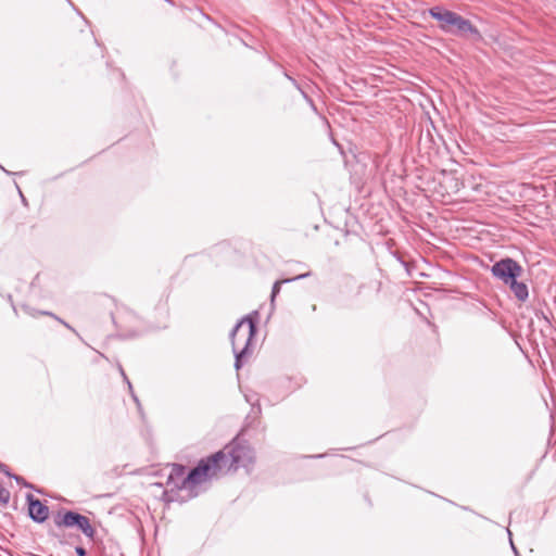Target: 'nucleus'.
Segmentation results:
<instances>
[{
  "instance_id": "obj_1",
  "label": "nucleus",
  "mask_w": 556,
  "mask_h": 556,
  "mask_svg": "<svg viewBox=\"0 0 556 556\" xmlns=\"http://www.w3.org/2000/svg\"><path fill=\"white\" fill-rule=\"evenodd\" d=\"M254 453L252 448L239 440H233L227 444L222 451L216 452L206 458L211 467L212 477H216L219 472L231 469L237 470L240 467H248L253 463Z\"/></svg>"
},
{
  "instance_id": "obj_2",
  "label": "nucleus",
  "mask_w": 556,
  "mask_h": 556,
  "mask_svg": "<svg viewBox=\"0 0 556 556\" xmlns=\"http://www.w3.org/2000/svg\"><path fill=\"white\" fill-rule=\"evenodd\" d=\"M210 469L211 467L206 458L201 459L187 475L185 466L174 464L168 473L166 486L170 492L175 490H190L194 485L213 478Z\"/></svg>"
},
{
  "instance_id": "obj_3",
  "label": "nucleus",
  "mask_w": 556,
  "mask_h": 556,
  "mask_svg": "<svg viewBox=\"0 0 556 556\" xmlns=\"http://www.w3.org/2000/svg\"><path fill=\"white\" fill-rule=\"evenodd\" d=\"M256 333V323L252 315L244 316L237 323L230 332L232 352L235 354V367L240 369L248 356L251 355V341Z\"/></svg>"
},
{
  "instance_id": "obj_4",
  "label": "nucleus",
  "mask_w": 556,
  "mask_h": 556,
  "mask_svg": "<svg viewBox=\"0 0 556 556\" xmlns=\"http://www.w3.org/2000/svg\"><path fill=\"white\" fill-rule=\"evenodd\" d=\"M54 523L59 528H77L89 539H93L96 534L89 518L73 510H67L63 515L59 514L54 519Z\"/></svg>"
},
{
  "instance_id": "obj_5",
  "label": "nucleus",
  "mask_w": 556,
  "mask_h": 556,
  "mask_svg": "<svg viewBox=\"0 0 556 556\" xmlns=\"http://www.w3.org/2000/svg\"><path fill=\"white\" fill-rule=\"evenodd\" d=\"M491 274L504 285L509 283L514 279L521 277L523 268L521 265L510 257L502 258L495 262L491 267Z\"/></svg>"
},
{
  "instance_id": "obj_6",
  "label": "nucleus",
  "mask_w": 556,
  "mask_h": 556,
  "mask_svg": "<svg viewBox=\"0 0 556 556\" xmlns=\"http://www.w3.org/2000/svg\"><path fill=\"white\" fill-rule=\"evenodd\" d=\"M450 33L456 36H469L473 40L482 39V36L478 28L475 25H472V23L469 20L464 18L456 12L452 20V24H450Z\"/></svg>"
},
{
  "instance_id": "obj_7",
  "label": "nucleus",
  "mask_w": 556,
  "mask_h": 556,
  "mask_svg": "<svg viewBox=\"0 0 556 556\" xmlns=\"http://www.w3.org/2000/svg\"><path fill=\"white\" fill-rule=\"evenodd\" d=\"M26 500L28 503V515L29 517L38 523H42L47 520L49 516V508L43 505L38 498H36L33 494H27Z\"/></svg>"
},
{
  "instance_id": "obj_8",
  "label": "nucleus",
  "mask_w": 556,
  "mask_h": 556,
  "mask_svg": "<svg viewBox=\"0 0 556 556\" xmlns=\"http://www.w3.org/2000/svg\"><path fill=\"white\" fill-rule=\"evenodd\" d=\"M429 15L440 22V28L448 33L451 31L450 24L454 17L455 12L444 9L443 7L435 5L429 9Z\"/></svg>"
},
{
  "instance_id": "obj_9",
  "label": "nucleus",
  "mask_w": 556,
  "mask_h": 556,
  "mask_svg": "<svg viewBox=\"0 0 556 556\" xmlns=\"http://www.w3.org/2000/svg\"><path fill=\"white\" fill-rule=\"evenodd\" d=\"M506 286H509L510 291L514 293L515 298L520 301L525 302L529 296V290L525 282H520L517 279H514Z\"/></svg>"
},
{
  "instance_id": "obj_10",
  "label": "nucleus",
  "mask_w": 556,
  "mask_h": 556,
  "mask_svg": "<svg viewBox=\"0 0 556 556\" xmlns=\"http://www.w3.org/2000/svg\"><path fill=\"white\" fill-rule=\"evenodd\" d=\"M309 276V273H306V274H301L294 278H291V279H283V280H279V281H276L273 286V289H271V294H270V301L271 303L275 301V298L278 295V293L280 292V288H281V285L282 283H287V282H290V281H293V280H299V279H303V278H306Z\"/></svg>"
},
{
  "instance_id": "obj_11",
  "label": "nucleus",
  "mask_w": 556,
  "mask_h": 556,
  "mask_svg": "<svg viewBox=\"0 0 556 556\" xmlns=\"http://www.w3.org/2000/svg\"><path fill=\"white\" fill-rule=\"evenodd\" d=\"M285 76L294 85V87L301 92L302 97L305 99V101L309 104V106L316 112V106L312 98L300 87V85L296 83L294 78L289 76L287 73H285Z\"/></svg>"
},
{
  "instance_id": "obj_12",
  "label": "nucleus",
  "mask_w": 556,
  "mask_h": 556,
  "mask_svg": "<svg viewBox=\"0 0 556 556\" xmlns=\"http://www.w3.org/2000/svg\"><path fill=\"white\" fill-rule=\"evenodd\" d=\"M10 491L0 484V503L5 506L10 501Z\"/></svg>"
},
{
  "instance_id": "obj_13",
  "label": "nucleus",
  "mask_w": 556,
  "mask_h": 556,
  "mask_svg": "<svg viewBox=\"0 0 556 556\" xmlns=\"http://www.w3.org/2000/svg\"><path fill=\"white\" fill-rule=\"evenodd\" d=\"M118 369H119V372H121V375L123 376V378H124L125 382H126V383H127V386H128V389H129V391H130V393H131V396H132L134 401H135L136 403H139V400H138V397L134 394L132 386H131V383H130L129 379L127 378V376H126V374H125V371H124L123 367H122V366H119V367H118Z\"/></svg>"
},
{
  "instance_id": "obj_14",
  "label": "nucleus",
  "mask_w": 556,
  "mask_h": 556,
  "mask_svg": "<svg viewBox=\"0 0 556 556\" xmlns=\"http://www.w3.org/2000/svg\"><path fill=\"white\" fill-rule=\"evenodd\" d=\"M40 314L42 315H48V316H52L54 317L55 319H58L61 324H63L66 328L71 329L72 331H75L67 323H65L64 320L60 319L59 317L54 316L52 313L50 312H41Z\"/></svg>"
},
{
  "instance_id": "obj_15",
  "label": "nucleus",
  "mask_w": 556,
  "mask_h": 556,
  "mask_svg": "<svg viewBox=\"0 0 556 556\" xmlns=\"http://www.w3.org/2000/svg\"><path fill=\"white\" fill-rule=\"evenodd\" d=\"M11 478H13L17 483L23 484L24 486L31 488V485L28 484L21 476L12 475Z\"/></svg>"
},
{
  "instance_id": "obj_16",
  "label": "nucleus",
  "mask_w": 556,
  "mask_h": 556,
  "mask_svg": "<svg viewBox=\"0 0 556 556\" xmlns=\"http://www.w3.org/2000/svg\"><path fill=\"white\" fill-rule=\"evenodd\" d=\"M0 471L8 477H12L13 473L10 472L9 467L5 464L0 463Z\"/></svg>"
},
{
  "instance_id": "obj_17",
  "label": "nucleus",
  "mask_w": 556,
  "mask_h": 556,
  "mask_svg": "<svg viewBox=\"0 0 556 556\" xmlns=\"http://www.w3.org/2000/svg\"><path fill=\"white\" fill-rule=\"evenodd\" d=\"M75 553L78 556H86L87 555V552H86V549L83 546H76L75 547Z\"/></svg>"
},
{
  "instance_id": "obj_18",
  "label": "nucleus",
  "mask_w": 556,
  "mask_h": 556,
  "mask_svg": "<svg viewBox=\"0 0 556 556\" xmlns=\"http://www.w3.org/2000/svg\"><path fill=\"white\" fill-rule=\"evenodd\" d=\"M125 338H131V337H135L137 336V332H130V333H127V334H123Z\"/></svg>"
},
{
  "instance_id": "obj_19",
  "label": "nucleus",
  "mask_w": 556,
  "mask_h": 556,
  "mask_svg": "<svg viewBox=\"0 0 556 556\" xmlns=\"http://www.w3.org/2000/svg\"><path fill=\"white\" fill-rule=\"evenodd\" d=\"M510 545H511V548L514 549L515 554H517V549H516V547H515V545H514L511 540H510Z\"/></svg>"
}]
</instances>
